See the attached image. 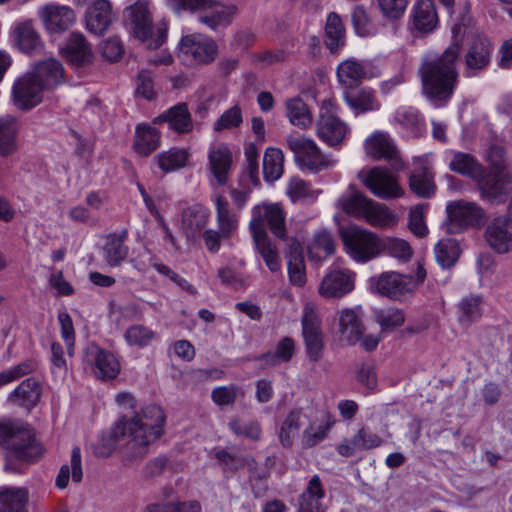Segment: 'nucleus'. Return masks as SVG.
Instances as JSON below:
<instances>
[{"label": "nucleus", "instance_id": "e433bc0d", "mask_svg": "<svg viewBox=\"0 0 512 512\" xmlns=\"http://www.w3.org/2000/svg\"><path fill=\"white\" fill-rule=\"evenodd\" d=\"M287 265L291 284L299 287L303 286L306 282L305 264L301 245L296 240H293L290 244V250L287 255Z\"/></svg>", "mask_w": 512, "mask_h": 512}, {"label": "nucleus", "instance_id": "4c0bfd02", "mask_svg": "<svg viewBox=\"0 0 512 512\" xmlns=\"http://www.w3.org/2000/svg\"><path fill=\"white\" fill-rule=\"evenodd\" d=\"M208 212L200 205L186 208L182 213V229L188 238L194 237L208 222Z\"/></svg>", "mask_w": 512, "mask_h": 512}, {"label": "nucleus", "instance_id": "f8f14e48", "mask_svg": "<svg viewBox=\"0 0 512 512\" xmlns=\"http://www.w3.org/2000/svg\"><path fill=\"white\" fill-rule=\"evenodd\" d=\"M332 107L331 101L323 102L316 123V131L322 141L330 146H335L343 141L348 128L346 124L334 114Z\"/></svg>", "mask_w": 512, "mask_h": 512}, {"label": "nucleus", "instance_id": "473e14b6", "mask_svg": "<svg viewBox=\"0 0 512 512\" xmlns=\"http://www.w3.org/2000/svg\"><path fill=\"white\" fill-rule=\"evenodd\" d=\"M127 236V230H122L119 234L114 233L107 237L103 246V257L110 266H119L126 259L129 252L125 245Z\"/></svg>", "mask_w": 512, "mask_h": 512}, {"label": "nucleus", "instance_id": "aec40b11", "mask_svg": "<svg viewBox=\"0 0 512 512\" xmlns=\"http://www.w3.org/2000/svg\"><path fill=\"white\" fill-rule=\"evenodd\" d=\"M366 153L374 159H385L395 170L402 168L398 151L387 134L375 133L365 142Z\"/></svg>", "mask_w": 512, "mask_h": 512}, {"label": "nucleus", "instance_id": "393cba45", "mask_svg": "<svg viewBox=\"0 0 512 512\" xmlns=\"http://www.w3.org/2000/svg\"><path fill=\"white\" fill-rule=\"evenodd\" d=\"M413 286L414 282L411 276L396 272L383 273L376 283L377 291L392 299H398L400 296L411 292Z\"/></svg>", "mask_w": 512, "mask_h": 512}, {"label": "nucleus", "instance_id": "bb28decb", "mask_svg": "<svg viewBox=\"0 0 512 512\" xmlns=\"http://www.w3.org/2000/svg\"><path fill=\"white\" fill-rule=\"evenodd\" d=\"M232 167V153L227 145L220 144L209 152V169L220 186L228 182Z\"/></svg>", "mask_w": 512, "mask_h": 512}, {"label": "nucleus", "instance_id": "e2e57ef3", "mask_svg": "<svg viewBox=\"0 0 512 512\" xmlns=\"http://www.w3.org/2000/svg\"><path fill=\"white\" fill-rule=\"evenodd\" d=\"M166 4L176 13L183 11L195 12L197 10L211 9L219 5L218 0H165Z\"/></svg>", "mask_w": 512, "mask_h": 512}, {"label": "nucleus", "instance_id": "3c124183", "mask_svg": "<svg viewBox=\"0 0 512 512\" xmlns=\"http://www.w3.org/2000/svg\"><path fill=\"white\" fill-rule=\"evenodd\" d=\"M189 153L186 149L171 148L157 155L158 167L165 173L174 172L186 166Z\"/></svg>", "mask_w": 512, "mask_h": 512}, {"label": "nucleus", "instance_id": "6ab92c4d", "mask_svg": "<svg viewBox=\"0 0 512 512\" xmlns=\"http://www.w3.org/2000/svg\"><path fill=\"white\" fill-rule=\"evenodd\" d=\"M364 331L365 327L357 310L345 308L338 312V333L341 342L355 345L362 339Z\"/></svg>", "mask_w": 512, "mask_h": 512}, {"label": "nucleus", "instance_id": "864d4df0", "mask_svg": "<svg viewBox=\"0 0 512 512\" xmlns=\"http://www.w3.org/2000/svg\"><path fill=\"white\" fill-rule=\"evenodd\" d=\"M286 113L292 125L306 128L312 123V114L307 104L300 98H292L286 102Z\"/></svg>", "mask_w": 512, "mask_h": 512}, {"label": "nucleus", "instance_id": "72a5a7b5", "mask_svg": "<svg viewBox=\"0 0 512 512\" xmlns=\"http://www.w3.org/2000/svg\"><path fill=\"white\" fill-rule=\"evenodd\" d=\"M215 206L218 230L222 232L223 239H229L238 228V217L222 195L216 197Z\"/></svg>", "mask_w": 512, "mask_h": 512}, {"label": "nucleus", "instance_id": "49530a36", "mask_svg": "<svg viewBox=\"0 0 512 512\" xmlns=\"http://www.w3.org/2000/svg\"><path fill=\"white\" fill-rule=\"evenodd\" d=\"M345 30L338 14L332 12L327 17L325 26V44L332 52L344 45Z\"/></svg>", "mask_w": 512, "mask_h": 512}, {"label": "nucleus", "instance_id": "412c9836", "mask_svg": "<svg viewBox=\"0 0 512 512\" xmlns=\"http://www.w3.org/2000/svg\"><path fill=\"white\" fill-rule=\"evenodd\" d=\"M446 210L451 225L459 229L477 225L483 217V209L471 202L455 201L449 203Z\"/></svg>", "mask_w": 512, "mask_h": 512}, {"label": "nucleus", "instance_id": "69168bd1", "mask_svg": "<svg viewBox=\"0 0 512 512\" xmlns=\"http://www.w3.org/2000/svg\"><path fill=\"white\" fill-rule=\"evenodd\" d=\"M249 59L251 64L256 68L264 69L276 63L283 62L286 59V53L282 49L264 50L251 53Z\"/></svg>", "mask_w": 512, "mask_h": 512}, {"label": "nucleus", "instance_id": "09e8293b", "mask_svg": "<svg viewBox=\"0 0 512 512\" xmlns=\"http://www.w3.org/2000/svg\"><path fill=\"white\" fill-rule=\"evenodd\" d=\"M449 167L452 171L472 178L474 181L479 178L485 168L473 156L467 153H455Z\"/></svg>", "mask_w": 512, "mask_h": 512}, {"label": "nucleus", "instance_id": "5701e85b", "mask_svg": "<svg viewBox=\"0 0 512 512\" xmlns=\"http://www.w3.org/2000/svg\"><path fill=\"white\" fill-rule=\"evenodd\" d=\"M115 19L109 0H95L86 13V27L96 35H102Z\"/></svg>", "mask_w": 512, "mask_h": 512}, {"label": "nucleus", "instance_id": "603ef678", "mask_svg": "<svg viewBox=\"0 0 512 512\" xmlns=\"http://www.w3.org/2000/svg\"><path fill=\"white\" fill-rule=\"evenodd\" d=\"M284 155L278 148L269 147L263 157V175L265 180L274 182L283 174Z\"/></svg>", "mask_w": 512, "mask_h": 512}, {"label": "nucleus", "instance_id": "ddd939ff", "mask_svg": "<svg viewBox=\"0 0 512 512\" xmlns=\"http://www.w3.org/2000/svg\"><path fill=\"white\" fill-rule=\"evenodd\" d=\"M84 360L93 367V372L99 379H114L120 372V364L116 357L96 344L87 346Z\"/></svg>", "mask_w": 512, "mask_h": 512}, {"label": "nucleus", "instance_id": "9b49d317", "mask_svg": "<svg viewBox=\"0 0 512 512\" xmlns=\"http://www.w3.org/2000/svg\"><path fill=\"white\" fill-rule=\"evenodd\" d=\"M493 45L486 36H476L464 54L463 75L467 78L476 77L485 71L491 63Z\"/></svg>", "mask_w": 512, "mask_h": 512}, {"label": "nucleus", "instance_id": "052dcab7", "mask_svg": "<svg viewBox=\"0 0 512 512\" xmlns=\"http://www.w3.org/2000/svg\"><path fill=\"white\" fill-rule=\"evenodd\" d=\"M345 100L352 109L360 110L362 112L376 110L379 108V104L375 99L373 91L368 89H362L356 94L346 93Z\"/></svg>", "mask_w": 512, "mask_h": 512}, {"label": "nucleus", "instance_id": "f3484780", "mask_svg": "<svg viewBox=\"0 0 512 512\" xmlns=\"http://www.w3.org/2000/svg\"><path fill=\"white\" fill-rule=\"evenodd\" d=\"M39 16L45 28L51 33L63 32L75 22L74 11L68 6L47 4L39 9Z\"/></svg>", "mask_w": 512, "mask_h": 512}, {"label": "nucleus", "instance_id": "680f3d73", "mask_svg": "<svg viewBox=\"0 0 512 512\" xmlns=\"http://www.w3.org/2000/svg\"><path fill=\"white\" fill-rule=\"evenodd\" d=\"M294 351H295L294 341L289 337H285L278 342L274 352L266 353L263 356V358L265 359V361L267 363L276 365V364H279L282 362L289 361L292 358Z\"/></svg>", "mask_w": 512, "mask_h": 512}, {"label": "nucleus", "instance_id": "6e6552de", "mask_svg": "<svg viewBox=\"0 0 512 512\" xmlns=\"http://www.w3.org/2000/svg\"><path fill=\"white\" fill-rule=\"evenodd\" d=\"M288 148L294 153L295 161L311 172L328 169L334 165V161L324 155L316 143L304 136L289 135L286 138Z\"/></svg>", "mask_w": 512, "mask_h": 512}, {"label": "nucleus", "instance_id": "338daca9", "mask_svg": "<svg viewBox=\"0 0 512 512\" xmlns=\"http://www.w3.org/2000/svg\"><path fill=\"white\" fill-rule=\"evenodd\" d=\"M155 336L154 331L143 325H133L125 332V339L128 344L139 348L147 346Z\"/></svg>", "mask_w": 512, "mask_h": 512}, {"label": "nucleus", "instance_id": "cd10ccee", "mask_svg": "<svg viewBox=\"0 0 512 512\" xmlns=\"http://www.w3.org/2000/svg\"><path fill=\"white\" fill-rule=\"evenodd\" d=\"M29 73L37 79L44 90L52 89L64 81L63 66L53 58L38 62Z\"/></svg>", "mask_w": 512, "mask_h": 512}, {"label": "nucleus", "instance_id": "0e129e2a", "mask_svg": "<svg viewBox=\"0 0 512 512\" xmlns=\"http://www.w3.org/2000/svg\"><path fill=\"white\" fill-rule=\"evenodd\" d=\"M242 122V110L238 105H234L221 114L214 123L213 130L215 132H221L238 128Z\"/></svg>", "mask_w": 512, "mask_h": 512}, {"label": "nucleus", "instance_id": "39448f33", "mask_svg": "<svg viewBox=\"0 0 512 512\" xmlns=\"http://www.w3.org/2000/svg\"><path fill=\"white\" fill-rule=\"evenodd\" d=\"M347 254L360 263L368 262L381 253V239L373 232L358 226L340 229Z\"/></svg>", "mask_w": 512, "mask_h": 512}, {"label": "nucleus", "instance_id": "6e6d98bb", "mask_svg": "<svg viewBox=\"0 0 512 512\" xmlns=\"http://www.w3.org/2000/svg\"><path fill=\"white\" fill-rule=\"evenodd\" d=\"M237 12L238 8L235 5H223L211 14L200 15L199 21L210 29L216 30L221 26L230 25Z\"/></svg>", "mask_w": 512, "mask_h": 512}, {"label": "nucleus", "instance_id": "a211bd4d", "mask_svg": "<svg viewBox=\"0 0 512 512\" xmlns=\"http://www.w3.org/2000/svg\"><path fill=\"white\" fill-rule=\"evenodd\" d=\"M354 288V274L348 270H332L321 281L319 293L325 298H341Z\"/></svg>", "mask_w": 512, "mask_h": 512}, {"label": "nucleus", "instance_id": "ea45409f", "mask_svg": "<svg viewBox=\"0 0 512 512\" xmlns=\"http://www.w3.org/2000/svg\"><path fill=\"white\" fill-rule=\"evenodd\" d=\"M337 77L343 85L353 87L367 77V71L361 62L351 58L338 65Z\"/></svg>", "mask_w": 512, "mask_h": 512}, {"label": "nucleus", "instance_id": "dca6fc26", "mask_svg": "<svg viewBox=\"0 0 512 512\" xmlns=\"http://www.w3.org/2000/svg\"><path fill=\"white\" fill-rule=\"evenodd\" d=\"M509 218L502 215L492 219L485 229V238L488 245L499 254L512 251V230L509 229Z\"/></svg>", "mask_w": 512, "mask_h": 512}, {"label": "nucleus", "instance_id": "20e7f679", "mask_svg": "<svg viewBox=\"0 0 512 512\" xmlns=\"http://www.w3.org/2000/svg\"><path fill=\"white\" fill-rule=\"evenodd\" d=\"M0 444L21 461H33L43 452L32 430L18 422L0 423Z\"/></svg>", "mask_w": 512, "mask_h": 512}, {"label": "nucleus", "instance_id": "2f4dec72", "mask_svg": "<svg viewBox=\"0 0 512 512\" xmlns=\"http://www.w3.org/2000/svg\"><path fill=\"white\" fill-rule=\"evenodd\" d=\"M14 45L24 53H36L42 48V42L29 21L19 23L13 30Z\"/></svg>", "mask_w": 512, "mask_h": 512}, {"label": "nucleus", "instance_id": "4d7b16f0", "mask_svg": "<svg viewBox=\"0 0 512 512\" xmlns=\"http://www.w3.org/2000/svg\"><path fill=\"white\" fill-rule=\"evenodd\" d=\"M215 457L222 465L225 473H234L245 466L254 465V458L252 456L232 454L225 449L217 450Z\"/></svg>", "mask_w": 512, "mask_h": 512}, {"label": "nucleus", "instance_id": "c85d7f7f", "mask_svg": "<svg viewBox=\"0 0 512 512\" xmlns=\"http://www.w3.org/2000/svg\"><path fill=\"white\" fill-rule=\"evenodd\" d=\"M154 123H168L169 128L179 134L188 133L193 129L191 114L185 103H178L158 115Z\"/></svg>", "mask_w": 512, "mask_h": 512}, {"label": "nucleus", "instance_id": "9d476101", "mask_svg": "<svg viewBox=\"0 0 512 512\" xmlns=\"http://www.w3.org/2000/svg\"><path fill=\"white\" fill-rule=\"evenodd\" d=\"M359 178L370 192L380 199L397 198L403 194L397 178L383 167L361 171Z\"/></svg>", "mask_w": 512, "mask_h": 512}, {"label": "nucleus", "instance_id": "a878e982", "mask_svg": "<svg viewBox=\"0 0 512 512\" xmlns=\"http://www.w3.org/2000/svg\"><path fill=\"white\" fill-rule=\"evenodd\" d=\"M63 52L68 62L75 68L85 67L93 60L90 45L85 37L77 32L70 34Z\"/></svg>", "mask_w": 512, "mask_h": 512}, {"label": "nucleus", "instance_id": "c9c22d12", "mask_svg": "<svg viewBox=\"0 0 512 512\" xmlns=\"http://www.w3.org/2000/svg\"><path fill=\"white\" fill-rule=\"evenodd\" d=\"M18 125L12 116L0 117V156L7 157L18 149Z\"/></svg>", "mask_w": 512, "mask_h": 512}, {"label": "nucleus", "instance_id": "0eeeda50", "mask_svg": "<svg viewBox=\"0 0 512 512\" xmlns=\"http://www.w3.org/2000/svg\"><path fill=\"white\" fill-rule=\"evenodd\" d=\"M217 53L218 46L213 39L191 34L181 38L178 58L185 66L196 67L213 62Z\"/></svg>", "mask_w": 512, "mask_h": 512}, {"label": "nucleus", "instance_id": "a19ab883", "mask_svg": "<svg viewBox=\"0 0 512 512\" xmlns=\"http://www.w3.org/2000/svg\"><path fill=\"white\" fill-rule=\"evenodd\" d=\"M71 467L67 464L61 466L59 473L56 477V486L60 489H64L67 487L69 482V477L71 474L72 481L75 483H79L83 478L82 471V461H81V451L78 446H75L71 452L70 459Z\"/></svg>", "mask_w": 512, "mask_h": 512}, {"label": "nucleus", "instance_id": "bf43d9fd", "mask_svg": "<svg viewBox=\"0 0 512 512\" xmlns=\"http://www.w3.org/2000/svg\"><path fill=\"white\" fill-rule=\"evenodd\" d=\"M381 252H385L402 262L410 260L413 250L409 243L403 239L387 238L381 239Z\"/></svg>", "mask_w": 512, "mask_h": 512}, {"label": "nucleus", "instance_id": "5fc2aeb1", "mask_svg": "<svg viewBox=\"0 0 512 512\" xmlns=\"http://www.w3.org/2000/svg\"><path fill=\"white\" fill-rule=\"evenodd\" d=\"M434 252L436 260L440 266L443 268H450L456 263L459 257L460 248L455 239L446 238L439 240L435 245Z\"/></svg>", "mask_w": 512, "mask_h": 512}, {"label": "nucleus", "instance_id": "b1692460", "mask_svg": "<svg viewBox=\"0 0 512 512\" xmlns=\"http://www.w3.org/2000/svg\"><path fill=\"white\" fill-rule=\"evenodd\" d=\"M383 439L368 427H362L355 433L349 443H341L337 446V452L344 457H352L357 451L370 450L380 447Z\"/></svg>", "mask_w": 512, "mask_h": 512}, {"label": "nucleus", "instance_id": "2eb2a0df", "mask_svg": "<svg viewBox=\"0 0 512 512\" xmlns=\"http://www.w3.org/2000/svg\"><path fill=\"white\" fill-rule=\"evenodd\" d=\"M44 89L29 72L18 78L12 88L14 104L22 110H30L42 101Z\"/></svg>", "mask_w": 512, "mask_h": 512}, {"label": "nucleus", "instance_id": "f704fd0d", "mask_svg": "<svg viewBox=\"0 0 512 512\" xmlns=\"http://www.w3.org/2000/svg\"><path fill=\"white\" fill-rule=\"evenodd\" d=\"M41 396V387L38 381L34 378H27L13 390L9 399L26 408L35 406Z\"/></svg>", "mask_w": 512, "mask_h": 512}, {"label": "nucleus", "instance_id": "c03bdc74", "mask_svg": "<svg viewBox=\"0 0 512 512\" xmlns=\"http://www.w3.org/2000/svg\"><path fill=\"white\" fill-rule=\"evenodd\" d=\"M335 242L331 232L327 230L317 231L308 247V255L311 259L323 260L333 254Z\"/></svg>", "mask_w": 512, "mask_h": 512}, {"label": "nucleus", "instance_id": "37998d69", "mask_svg": "<svg viewBox=\"0 0 512 512\" xmlns=\"http://www.w3.org/2000/svg\"><path fill=\"white\" fill-rule=\"evenodd\" d=\"M160 134L157 129L148 125H139L136 128L134 148L142 156L150 155L159 146Z\"/></svg>", "mask_w": 512, "mask_h": 512}, {"label": "nucleus", "instance_id": "de8ad7c7", "mask_svg": "<svg viewBox=\"0 0 512 512\" xmlns=\"http://www.w3.org/2000/svg\"><path fill=\"white\" fill-rule=\"evenodd\" d=\"M27 497L24 488H7L0 493V512H27Z\"/></svg>", "mask_w": 512, "mask_h": 512}, {"label": "nucleus", "instance_id": "a18cd8bd", "mask_svg": "<svg viewBox=\"0 0 512 512\" xmlns=\"http://www.w3.org/2000/svg\"><path fill=\"white\" fill-rule=\"evenodd\" d=\"M334 421L329 414H325L320 421L311 422L303 431L302 442L306 447H314L326 439L328 431L333 426Z\"/></svg>", "mask_w": 512, "mask_h": 512}, {"label": "nucleus", "instance_id": "423d86ee", "mask_svg": "<svg viewBox=\"0 0 512 512\" xmlns=\"http://www.w3.org/2000/svg\"><path fill=\"white\" fill-rule=\"evenodd\" d=\"M127 19L131 26L133 35L141 41L151 40L150 48L160 47L166 39L167 25L162 22L157 25V32L154 36L152 20L145 2L138 1L127 10Z\"/></svg>", "mask_w": 512, "mask_h": 512}, {"label": "nucleus", "instance_id": "8fccbe9b", "mask_svg": "<svg viewBox=\"0 0 512 512\" xmlns=\"http://www.w3.org/2000/svg\"><path fill=\"white\" fill-rule=\"evenodd\" d=\"M361 218L377 227H387L396 223V216L385 205L372 199Z\"/></svg>", "mask_w": 512, "mask_h": 512}, {"label": "nucleus", "instance_id": "f257e3e1", "mask_svg": "<svg viewBox=\"0 0 512 512\" xmlns=\"http://www.w3.org/2000/svg\"><path fill=\"white\" fill-rule=\"evenodd\" d=\"M165 414L161 407L148 405L132 417L124 416L115 425L116 440H124L123 460L131 463L147 454V447L163 433Z\"/></svg>", "mask_w": 512, "mask_h": 512}, {"label": "nucleus", "instance_id": "7c9ffc66", "mask_svg": "<svg viewBox=\"0 0 512 512\" xmlns=\"http://www.w3.org/2000/svg\"><path fill=\"white\" fill-rule=\"evenodd\" d=\"M438 24L433 0H416L413 7V25L421 33L432 32Z\"/></svg>", "mask_w": 512, "mask_h": 512}, {"label": "nucleus", "instance_id": "79ce46f5", "mask_svg": "<svg viewBox=\"0 0 512 512\" xmlns=\"http://www.w3.org/2000/svg\"><path fill=\"white\" fill-rule=\"evenodd\" d=\"M370 200L363 193L350 190L338 199L337 206L347 215L361 218Z\"/></svg>", "mask_w": 512, "mask_h": 512}, {"label": "nucleus", "instance_id": "774afa93", "mask_svg": "<svg viewBox=\"0 0 512 512\" xmlns=\"http://www.w3.org/2000/svg\"><path fill=\"white\" fill-rule=\"evenodd\" d=\"M376 322L383 331H392L404 324L405 317L399 309L381 310L375 315Z\"/></svg>", "mask_w": 512, "mask_h": 512}, {"label": "nucleus", "instance_id": "4be33fe9", "mask_svg": "<svg viewBox=\"0 0 512 512\" xmlns=\"http://www.w3.org/2000/svg\"><path fill=\"white\" fill-rule=\"evenodd\" d=\"M325 490L319 475H313L298 497V512H326Z\"/></svg>", "mask_w": 512, "mask_h": 512}, {"label": "nucleus", "instance_id": "4468645a", "mask_svg": "<svg viewBox=\"0 0 512 512\" xmlns=\"http://www.w3.org/2000/svg\"><path fill=\"white\" fill-rule=\"evenodd\" d=\"M302 333L309 360L318 362L323 356V335L318 317L308 307L305 308L302 318Z\"/></svg>", "mask_w": 512, "mask_h": 512}, {"label": "nucleus", "instance_id": "58836bf2", "mask_svg": "<svg viewBox=\"0 0 512 512\" xmlns=\"http://www.w3.org/2000/svg\"><path fill=\"white\" fill-rule=\"evenodd\" d=\"M304 412L301 408L292 409L284 418L278 433L279 441L283 447H291L294 438L299 434L302 426Z\"/></svg>", "mask_w": 512, "mask_h": 512}, {"label": "nucleus", "instance_id": "1a4fd4ad", "mask_svg": "<svg viewBox=\"0 0 512 512\" xmlns=\"http://www.w3.org/2000/svg\"><path fill=\"white\" fill-rule=\"evenodd\" d=\"M475 182L482 200L492 205H500L507 199L508 186L512 184V175L510 173L489 172L484 168Z\"/></svg>", "mask_w": 512, "mask_h": 512}, {"label": "nucleus", "instance_id": "13d9d810", "mask_svg": "<svg viewBox=\"0 0 512 512\" xmlns=\"http://www.w3.org/2000/svg\"><path fill=\"white\" fill-rule=\"evenodd\" d=\"M286 193L289 198L293 201H314L319 192L313 190L311 186L302 178L298 176H293L290 178Z\"/></svg>", "mask_w": 512, "mask_h": 512}, {"label": "nucleus", "instance_id": "f03ea898", "mask_svg": "<svg viewBox=\"0 0 512 512\" xmlns=\"http://www.w3.org/2000/svg\"><path fill=\"white\" fill-rule=\"evenodd\" d=\"M461 46L452 42L441 55L426 57L419 69L424 95L435 105L446 103L452 96L458 79L456 68Z\"/></svg>", "mask_w": 512, "mask_h": 512}, {"label": "nucleus", "instance_id": "c756f323", "mask_svg": "<svg viewBox=\"0 0 512 512\" xmlns=\"http://www.w3.org/2000/svg\"><path fill=\"white\" fill-rule=\"evenodd\" d=\"M416 166L409 177V187L421 198H430L435 193L433 176L421 158L414 159Z\"/></svg>", "mask_w": 512, "mask_h": 512}, {"label": "nucleus", "instance_id": "7ed1b4c3", "mask_svg": "<svg viewBox=\"0 0 512 512\" xmlns=\"http://www.w3.org/2000/svg\"><path fill=\"white\" fill-rule=\"evenodd\" d=\"M279 239L286 237L285 214L278 204L257 205L252 209L250 231L257 251L271 272L281 268L280 258L276 247L269 240L266 227Z\"/></svg>", "mask_w": 512, "mask_h": 512}]
</instances>
